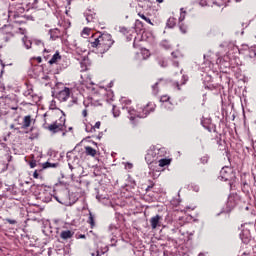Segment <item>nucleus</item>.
<instances>
[{
    "label": "nucleus",
    "mask_w": 256,
    "mask_h": 256,
    "mask_svg": "<svg viewBox=\"0 0 256 256\" xmlns=\"http://www.w3.org/2000/svg\"><path fill=\"white\" fill-rule=\"evenodd\" d=\"M113 43H115V41H113L111 34L99 33L94 41H90V47L97 49L98 53L103 55V53H107V51L113 47Z\"/></svg>",
    "instance_id": "obj_1"
},
{
    "label": "nucleus",
    "mask_w": 256,
    "mask_h": 256,
    "mask_svg": "<svg viewBox=\"0 0 256 256\" xmlns=\"http://www.w3.org/2000/svg\"><path fill=\"white\" fill-rule=\"evenodd\" d=\"M128 113L131 121H133L135 117H139L140 119L147 117V115H149V110L143 107H138L136 110L134 108H129Z\"/></svg>",
    "instance_id": "obj_2"
},
{
    "label": "nucleus",
    "mask_w": 256,
    "mask_h": 256,
    "mask_svg": "<svg viewBox=\"0 0 256 256\" xmlns=\"http://www.w3.org/2000/svg\"><path fill=\"white\" fill-rule=\"evenodd\" d=\"M63 127H65V118L61 117L60 122H54L48 126V131L51 133H59V131H63Z\"/></svg>",
    "instance_id": "obj_3"
},
{
    "label": "nucleus",
    "mask_w": 256,
    "mask_h": 256,
    "mask_svg": "<svg viewBox=\"0 0 256 256\" xmlns=\"http://www.w3.org/2000/svg\"><path fill=\"white\" fill-rule=\"evenodd\" d=\"M0 34L3 36L4 41H9L13 39V26L5 25L0 29Z\"/></svg>",
    "instance_id": "obj_4"
},
{
    "label": "nucleus",
    "mask_w": 256,
    "mask_h": 256,
    "mask_svg": "<svg viewBox=\"0 0 256 256\" xmlns=\"http://www.w3.org/2000/svg\"><path fill=\"white\" fill-rule=\"evenodd\" d=\"M71 96V90L69 88H64L58 93V99L60 101H67Z\"/></svg>",
    "instance_id": "obj_5"
},
{
    "label": "nucleus",
    "mask_w": 256,
    "mask_h": 256,
    "mask_svg": "<svg viewBox=\"0 0 256 256\" xmlns=\"http://www.w3.org/2000/svg\"><path fill=\"white\" fill-rule=\"evenodd\" d=\"M199 3L201 7H213V5H218V7H221L219 0H200Z\"/></svg>",
    "instance_id": "obj_6"
},
{
    "label": "nucleus",
    "mask_w": 256,
    "mask_h": 256,
    "mask_svg": "<svg viewBox=\"0 0 256 256\" xmlns=\"http://www.w3.org/2000/svg\"><path fill=\"white\" fill-rule=\"evenodd\" d=\"M49 35H50V39H52V41H56V39H59V37H61V30L57 29V28L50 29Z\"/></svg>",
    "instance_id": "obj_7"
},
{
    "label": "nucleus",
    "mask_w": 256,
    "mask_h": 256,
    "mask_svg": "<svg viewBox=\"0 0 256 256\" xmlns=\"http://www.w3.org/2000/svg\"><path fill=\"white\" fill-rule=\"evenodd\" d=\"M152 229H157L161 223V216L156 215L150 219Z\"/></svg>",
    "instance_id": "obj_8"
},
{
    "label": "nucleus",
    "mask_w": 256,
    "mask_h": 256,
    "mask_svg": "<svg viewBox=\"0 0 256 256\" xmlns=\"http://www.w3.org/2000/svg\"><path fill=\"white\" fill-rule=\"evenodd\" d=\"M59 61H61V54L59 53V51H56L51 59L48 60V63L50 65H55V63H59Z\"/></svg>",
    "instance_id": "obj_9"
},
{
    "label": "nucleus",
    "mask_w": 256,
    "mask_h": 256,
    "mask_svg": "<svg viewBox=\"0 0 256 256\" xmlns=\"http://www.w3.org/2000/svg\"><path fill=\"white\" fill-rule=\"evenodd\" d=\"M31 116L28 115V116H25L24 119H23V124H22V128L23 129H28V127H31Z\"/></svg>",
    "instance_id": "obj_10"
},
{
    "label": "nucleus",
    "mask_w": 256,
    "mask_h": 256,
    "mask_svg": "<svg viewBox=\"0 0 256 256\" xmlns=\"http://www.w3.org/2000/svg\"><path fill=\"white\" fill-rule=\"evenodd\" d=\"M85 153H86V155H88L90 157H95V155H97V150L90 146H86Z\"/></svg>",
    "instance_id": "obj_11"
},
{
    "label": "nucleus",
    "mask_w": 256,
    "mask_h": 256,
    "mask_svg": "<svg viewBox=\"0 0 256 256\" xmlns=\"http://www.w3.org/2000/svg\"><path fill=\"white\" fill-rule=\"evenodd\" d=\"M74 233L70 230H64L61 232L60 237L61 239H71L73 237Z\"/></svg>",
    "instance_id": "obj_12"
},
{
    "label": "nucleus",
    "mask_w": 256,
    "mask_h": 256,
    "mask_svg": "<svg viewBox=\"0 0 256 256\" xmlns=\"http://www.w3.org/2000/svg\"><path fill=\"white\" fill-rule=\"evenodd\" d=\"M160 47H162V49H165L166 51L173 49V46L171 45V43L168 40H163L160 43Z\"/></svg>",
    "instance_id": "obj_13"
},
{
    "label": "nucleus",
    "mask_w": 256,
    "mask_h": 256,
    "mask_svg": "<svg viewBox=\"0 0 256 256\" xmlns=\"http://www.w3.org/2000/svg\"><path fill=\"white\" fill-rule=\"evenodd\" d=\"M161 103H165V107L171 109V102H169V96L165 95L160 98Z\"/></svg>",
    "instance_id": "obj_14"
},
{
    "label": "nucleus",
    "mask_w": 256,
    "mask_h": 256,
    "mask_svg": "<svg viewBox=\"0 0 256 256\" xmlns=\"http://www.w3.org/2000/svg\"><path fill=\"white\" fill-rule=\"evenodd\" d=\"M22 41H23L24 46L26 47V49H31V45H33V42H31V40H29V38H27V36H24L22 38Z\"/></svg>",
    "instance_id": "obj_15"
},
{
    "label": "nucleus",
    "mask_w": 256,
    "mask_h": 256,
    "mask_svg": "<svg viewBox=\"0 0 256 256\" xmlns=\"http://www.w3.org/2000/svg\"><path fill=\"white\" fill-rule=\"evenodd\" d=\"M167 165H171V159L164 158L159 160V167H165Z\"/></svg>",
    "instance_id": "obj_16"
},
{
    "label": "nucleus",
    "mask_w": 256,
    "mask_h": 256,
    "mask_svg": "<svg viewBox=\"0 0 256 256\" xmlns=\"http://www.w3.org/2000/svg\"><path fill=\"white\" fill-rule=\"evenodd\" d=\"M175 25H176L175 18H169L167 21V27H169L170 29H173Z\"/></svg>",
    "instance_id": "obj_17"
},
{
    "label": "nucleus",
    "mask_w": 256,
    "mask_h": 256,
    "mask_svg": "<svg viewBox=\"0 0 256 256\" xmlns=\"http://www.w3.org/2000/svg\"><path fill=\"white\" fill-rule=\"evenodd\" d=\"M139 17L146 21V23H149V25H153V22H151V19H149L145 14L138 13Z\"/></svg>",
    "instance_id": "obj_18"
},
{
    "label": "nucleus",
    "mask_w": 256,
    "mask_h": 256,
    "mask_svg": "<svg viewBox=\"0 0 256 256\" xmlns=\"http://www.w3.org/2000/svg\"><path fill=\"white\" fill-rule=\"evenodd\" d=\"M86 21L87 23H93V21H95V16H93L92 14H88L86 16Z\"/></svg>",
    "instance_id": "obj_19"
},
{
    "label": "nucleus",
    "mask_w": 256,
    "mask_h": 256,
    "mask_svg": "<svg viewBox=\"0 0 256 256\" xmlns=\"http://www.w3.org/2000/svg\"><path fill=\"white\" fill-rule=\"evenodd\" d=\"M88 222L90 223L91 227H95V219L93 218V214H89V220Z\"/></svg>",
    "instance_id": "obj_20"
},
{
    "label": "nucleus",
    "mask_w": 256,
    "mask_h": 256,
    "mask_svg": "<svg viewBox=\"0 0 256 256\" xmlns=\"http://www.w3.org/2000/svg\"><path fill=\"white\" fill-rule=\"evenodd\" d=\"M89 33H91V29L84 28L83 31H82V36L83 37H89Z\"/></svg>",
    "instance_id": "obj_21"
},
{
    "label": "nucleus",
    "mask_w": 256,
    "mask_h": 256,
    "mask_svg": "<svg viewBox=\"0 0 256 256\" xmlns=\"http://www.w3.org/2000/svg\"><path fill=\"white\" fill-rule=\"evenodd\" d=\"M185 11H183V8H181V14H180V17H179V21H185Z\"/></svg>",
    "instance_id": "obj_22"
},
{
    "label": "nucleus",
    "mask_w": 256,
    "mask_h": 256,
    "mask_svg": "<svg viewBox=\"0 0 256 256\" xmlns=\"http://www.w3.org/2000/svg\"><path fill=\"white\" fill-rule=\"evenodd\" d=\"M35 45H38L40 47H45V43L41 40H34Z\"/></svg>",
    "instance_id": "obj_23"
},
{
    "label": "nucleus",
    "mask_w": 256,
    "mask_h": 256,
    "mask_svg": "<svg viewBox=\"0 0 256 256\" xmlns=\"http://www.w3.org/2000/svg\"><path fill=\"white\" fill-rule=\"evenodd\" d=\"M225 63V58H217L216 65H223Z\"/></svg>",
    "instance_id": "obj_24"
},
{
    "label": "nucleus",
    "mask_w": 256,
    "mask_h": 256,
    "mask_svg": "<svg viewBox=\"0 0 256 256\" xmlns=\"http://www.w3.org/2000/svg\"><path fill=\"white\" fill-rule=\"evenodd\" d=\"M29 165H30L31 169H35V167H37V161L32 160V161H30Z\"/></svg>",
    "instance_id": "obj_25"
},
{
    "label": "nucleus",
    "mask_w": 256,
    "mask_h": 256,
    "mask_svg": "<svg viewBox=\"0 0 256 256\" xmlns=\"http://www.w3.org/2000/svg\"><path fill=\"white\" fill-rule=\"evenodd\" d=\"M101 128V122H96L94 125V129H100Z\"/></svg>",
    "instance_id": "obj_26"
},
{
    "label": "nucleus",
    "mask_w": 256,
    "mask_h": 256,
    "mask_svg": "<svg viewBox=\"0 0 256 256\" xmlns=\"http://www.w3.org/2000/svg\"><path fill=\"white\" fill-rule=\"evenodd\" d=\"M34 60L37 61V63H41V61H43V59L41 57H36V58H32Z\"/></svg>",
    "instance_id": "obj_27"
},
{
    "label": "nucleus",
    "mask_w": 256,
    "mask_h": 256,
    "mask_svg": "<svg viewBox=\"0 0 256 256\" xmlns=\"http://www.w3.org/2000/svg\"><path fill=\"white\" fill-rule=\"evenodd\" d=\"M33 177H34V179H39V173H37V171H35L33 173Z\"/></svg>",
    "instance_id": "obj_28"
},
{
    "label": "nucleus",
    "mask_w": 256,
    "mask_h": 256,
    "mask_svg": "<svg viewBox=\"0 0 256 256\" xmlns=\"http://www.w3.org/2000/svg\"><path fill=\"white\" fill-rule=\"evenodd\" d=\"M177 55H179L178 52H172V57H174V59H177Z\"/></svg>",
    "instance_id": "obj_29"
},
{
    "label": "nucleus",
    "mask_w": 256,
    "mask_h": 256,
    "mask_svg": "<svg viewBox=\"0 0 256 256\" xmlns=\"http://www.w3.org/2000/svg\"><path fill=\"white\" fill-rule=\"evenodd\" d=\"M82 115H83V117H87V110L86 109L82 111Z\"/></svg>",
    "instance_id": "obj_30"
},
{
    "label": "nucleus",
    "mask_w": 256,
    "mask_h": 256,
    "mask_svg": "<svg viewBox=\"0 0 256 256\" xmlns=\"http://www.w3.org/2000/svg\"><path fill=\"white\" fill-rule=\"evenodd\" d=\"M8 223H10L11 225H15V220H8Z\"/></svg>",
    "instance_id": "obj_31"
},
{
    "label": "nucleus",
    "mask_w": 256,
    "mask_h": 256,
    "mask_svg": "<svg viewBox=\"0 0 256 256\" xmlns=\"http://www.w3.org/2000/svg\"><path fill=\"white\" fill-rule=\"evenodd\" d=\"M79 238H80V239H85V235H84V234H81V235L79 236Z\"/></svg>",
    "instance_id": "obj_32"
},
{
    "label": "nucleus",
    "mask_w": 256,
    "mask_h": 256,
    "mask_svg": "<svg viewBox=\"0 0 256 256\" xmlns=\"http://www.w3.org/2000/svg\"><path fill=\"white\" fill-rule=\"evenodd\" d=\"M44 59H45V61H49V56L44 55Z\"/></svg>",
    "instance_id": "obj_33"
},
{
    "label": "nucleus",
    "mask_w": 256,
    "mask_h": 256,
    "mask_svg": "<svg viewBox=\"0 0 256 256\" xmlns=\"http://www.w3.org/2000/svg\"><path fill=\"white\" fill-rule=\"evenodd\" d=\"M44 53H49V50H47L46 48H44Z\"/></svg>",
    "instance_id": "obj_34"
},
{
    "label": "nucleus",
    "mask_w": 256,
    "mask_h": 256,
    "mask_svg": "<svg viewBox=\"0 0 256 256\" xmlns=\"http://www.w3.org/2000/svg\"><path fill=\"white\" fill-rule=\"evenodd\" d=\"M157 3H163V0H156Z\"/></svg>",
    "instance_id": "obj_35"
},
{
    "label": "nucleus",
    "mask_w": 256,
    "mask_h": 256,
    "mask_svg": "<svg viewBox=\"0 0 256 256\" xmlns=\"http://www.w3.org/2000/svg\"><path fill=\"white\" fill-rule=\"evenodd\" d=\"M0 65H3V60H1V58H0Z\"/></svg>",
    "instance_id": "obj_36"
},
{
    "label": "nucleus",
    "mask_w": 256,
    "mask_h": 256,
    "mask_svg": "<svg viewBox=\"0 0 256 256\" xmlns=\"http://www.w3.org/2000/svg\"><path fill=\"white\" fill-rule=\"evenodd\" d=\"M114 117H119V114H115V113H114Z\"/></svg>",
    "instance_id": "obj_37"
},
{
    "label": "nucleus",
    "mask_w": 256,
    "mask_h": 256,
    "mask_svg": "<svg viewBox=\"0 0 256 256\" xmlns=\"http://www.w3.org/2000/svg\"><path fill=\"white\" fill-rule=\"evenodd\" d=\"M236 1V3H239L241 0H235Z\"/></svg>",
    "instance_id": "obj_38"
},
{
    "label": "nucleus",
    "mask_w": 256,
    "mask_h": 256,
    "mask_svg": "<svg viewBox=\"0 0 256 256\" xmlns=\"http://www.w3.org/2000/svg\"><path fill=\"white\" fill-rule=\"evenodd\" d=\"M58 113H61V110H57Z\"/></svg>",
    "instance_id": "obj_39"
}]
</instances>
